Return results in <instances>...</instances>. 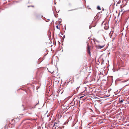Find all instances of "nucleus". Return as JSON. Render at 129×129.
<instances>
[{
	"mask_svg": "<svg viewBox=\"0 0 129 129\" xmlns=\"http://www.w3.org/2000/svg\"><path fill=\"white\" fill-rule=\"evenodd\" d=\"M87 51L88 53L90 55V46L89 45V43L87 44Z\"/></svg>",
	"mask_w": 129,
	"mask_h": 129,
	"instance_id": "1",
	"label": "nucleus"
},
{
	"mask_svg": "<svg viewBox=\"0 0 129 129\" xmlns=\"http://www.w3.org/2000/svg\"><path fill=\"white\" fill-rule=\"evenodd\" d=\"M34 108H33V107H32L30 106H28L26 108V109H24V110H27L28 109H33Z\"/></svg>",
	"mask_w": 129,
	"mask_h": 129,
	"instance_id": "2",
	"label": "nucleus"
},
{
	"mask_svg": "<svg viewBox=\"0 0 129 129\" xmlns=\"http://www.w3.org/2000/svg\"><path fill=\"white\" fill-rule=\"evenodd\" d=\"M105 45L103 46H100V45H98L97 46V47L99 49H101L103 47H104Z\"/></svg>",
	"mask_w": 129,
	"mask_h": 129,
	"instance_id": "3",
	"label": "nucleus"
},
{
	"mask_svg": "<svg viewBox=\"0 0 129 129\" xmlns=\"http://www.w3.org/2000/svg\"><path fill=\"white\" fill-rule=\"evenodd\" d=\"M123 101H124V100L123 99H122L121 100H119V103L120 104H122Z\"/></svg>",
	"mask_w": 129,
	"mask_h": 129,
	"instance_id": "4",
	"label": "nucleus"
},
{
	"mask_svg": "<svg viewBox=\"0 0 129 129\" xmlns=\"http://www.w3.org/2000/svg\"><path fill=\"white\" fill-rule=\"evenodd\" d=\"M57 124V123H55V124H54V126L53 127H54L55 126H56V127H54V129H57V126H58L56 125V124Z\"/></svg>",
	"mask_w": 129,
	"mask_h": 129,
	"instance_id": "5",
	"label": "nucleus"
},
{
	"mask_svg": "<svg viewBox=\"0 0 129 129\" xmlns=\"http://www.w3.org/2000/svg\"><path fill=\"white\" fill-rule=\"evenodd\" d=\"M97 9L98 10H101V9L100 6H98L97 7Z\"/></svg>",
	"mask_w": 129,
	"mask_h": 129,
	"instance_id": "6",
	"label": "nucleus"
},
{
	"mask_svg": "<svg viewBox=\"0 0 129 129\" xmlns=\"http://www.w3.org/2000/svg\"><path fill=\"white\" fill-rule=\"evenodd\" d=\"M57 129H61V128H62V127L61 128L60 127L57 126Z\"/></svg>",
	"mask_w": 129,
	"mask_h": 129,
	"instance_id": "7",
	"label": "nucleus"
},
{
	"mask_svg": "<svg viewBox=\"0 0 129 129\" xmlns=\"http://www.w3.org/2000/svg\"><path fill=\"white\" fill-rule=\"evenodd\" d=\"M32 7L34 8V6H27L28 7Z\"/></svg>",
	"mask_w": 129,
	"mask_h": 129,
	"instance_id": "8",
	"label": "nucleus"
},
{
	"mask_svg": "<svg viewBox=\"0 0 129 129\" xmlns=\"http://www.w3.org/2000/svg\"><path fill=\"white\" fill-rule=\"evenodd\" d=\"M56 28L58 29H59V26H58V25H57L56 26Z\"/></svg>",
	"mask_w": 129,
	"mask_h": 129,
	"instance_id": "9",
	"label": "nucleus"
},
{
	"mask_svg": "<svg viewBox=\"0 0 129 129\" xmlns=\"http://www.w3.org/2000/svg\"><path fill=\"white\" fill-rule=\"evenodd\" d=\"M92 41L94 42V43H95V41H96L95 39H93V40H92Z\"/></svg>",
	"mask_w": 129,
	"mask_h": 129,
	"instance_id": "10",
	"label": "nucleus"
},
{
	"mask_svg": "<svg viewBox=\"0 0 129 129\" xmlns=\"http://www.w3.org/2000/svg\"><path fill=\"white\" fill-rule=\"evenodd\" d=\"M27 112H28V113L29 114H32V112H31L30 113H29V111L28 110V111Z\"/></svg>",
	"mask_w": 129,
	"mask_h": 129,
	"instance_id": "11",
	"label": "nucleus"
},
{
	"mask_svg": "<svg viewBox=\"0 0 129 129\" xmlns=\"http://www.w3.org/2000/svg\"><path fill=\"white\" fill-rule=\"evenodd\" d=\"M84 96H81V97H80V99H81V98H82L83 97H84Z\"/></svg>",
	"mask_w": 129,
	"mask_h": 129,
	"instance_id": "12",
	"label": "nucleus"
},
{
	"mask_svg": "<svg viewBox=\"0 0 129 129\" xmlns=\"http://www.w3.org/2000/svg\"><path fill=\"white\" fill-rule=\"evenodd\" d=\"M76 9H74L73 10H75Z\"/></svg>",
	"mask_w": 129,
	"mask_h": 129,
	"instance_id": "13",
	"label": "nucleus"
},
{
	"mask_svg": "<svg viewBox=\"0 0 129 129\" xmlns=\"http://www.w3.org/2000/svg\"><path fill=\"white\" fill-rule=\"evenodd\" d=\"M62 126L63 127V128L64 127V126Z\"/></svg>",
	"mask_w": 129,
	"mask_h": 129,
	"instance_id": "14",
	"label": "nucleus"
},
{
	"mask_svg": "<svg viewBox=\"0 0 129 129\" xmlns=\"http://www.w3.org/2000/svg\"><path fill=\"white\" fill-rule=\"evenodd\" d=\"M90 38V37H89V38H88V39H89Z\"/></svg>",
	"mask_w": 129,
	"mask_h": 129,
	"instance_id": "15",
	"label": "nucleus"
},
{
	"mask_svg": "<svg viewBox=\"0 0 129 129\" xmlns=\"http://www.w3.org/2000/svg\"><path fill=\"white\" fill-rule=\"evenodd\" d=\"M113 40H114V38H113Z\"/></svg>",
	"mask_w": 129,
	"mask_h": 129,
	"instance_id": "16",
	"label": "nucleus"
}]
</instances>
